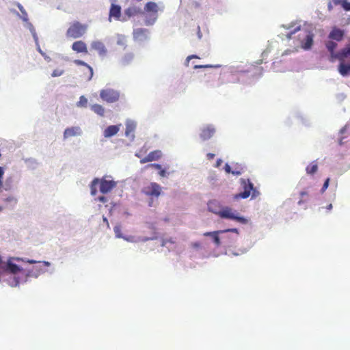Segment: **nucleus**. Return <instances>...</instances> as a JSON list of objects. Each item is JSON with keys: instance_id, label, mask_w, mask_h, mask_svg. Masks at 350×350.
Here are the masks:
<instances>
[{"instance_id": "f257e3e1", "label": "nucleus", "mask_w": 350, "mask_h": 350, "mask_svg": "<svg viewBox=\"0 0 350 350\" xmlns=\"http://www.w3.org/2000/svg\"><path fill=\"white\" fill-rule=\"evenodd\" d=\"M29 264H40V261L20 257H9L5 261L4 272L10 276L7 278L8 284L11 287H17L21 283H26L29 278H37L43 272L40 265L33 267L32 269L23 268L17 262Z\"/></svg>"}, {"instance_id": "f03ea898", "label": "nucleus", "mask_w": 350, "mask_h": 350, "mask_svg": "<svg viewBox=\"0 0 350 350\" xmlns=\"http://www.w3.org/2000/svg\"><path fill=\"white\" fill-rule=\"evenodd\" d=\"M338 42L334 40H329L325 42V46L329 52V60L334 62L338 59V71L342 77L350 75V42L347 44L345 47L336 51L338 47Z\"/></svg>"}, {"instance_id": "7ed1b4c3", "label": "nucleus", "mask_w": 350, "mask_h": 350, "mask_svg": "<svg viewBox=\"0 0 350 350\" xmlns=\"http://www.w3.org/2000/svg\"><path fill=\"white\" fill-rule=\"evenodd\" d=\"M207 207L208 211L219 215L221 219L235 221L241 224H246L248 222V219L237 211H233L228 206H222L216 200L208 202Z\"/></svg>"}, {"instance_id": "20e7f679", "label": "nucleus", "mask_w": 350, "mask_h": 350, "mask_svg": "<svg viewBox=\"0 0 350 350\" xmlns=\"http://www.w3.org/2000/svg\"><path fill=\"white\" fill-rule=\"evenodd\" d=\"M159 8L157 3L154 1L147 2L142 10L140 18L142 19V22L138 21L135 25H145L147 27L154 25L157 21L159 15L158 12Z\"/></svg>"}, {"instance_id": "39448f33", "label": "nucleus", "mask_w": 350, "mask_h": 350, "mask_svg": "<svg viewBox=\"0 0 350 350\" xmlns=\"http://www.w3.org/2000/svg\"><path fill=\"white\" fill-rule=\"evenodd\" d=\"M241 186L243 187V191L240 192L239 194L235 196V198H242L246 199L251 194L252 198H254L256 197V193H257L256 189L254 187V184L251 182L250 179H241Z\"/></svg>"}, {"instance_id": "423d86ee", "label": "nucleus", "mask_w": 350, "mask_h": 350, "mask_svg": "<svg viewBox=\"0 0 350 350\" xmlns=\"http://www.w3.org/2000/svg\"><path fill=\"white\" fill-rule=\"evenodd\" d=\"M86 26L79 22H75L67 30L66 36L74 39L79 38L85 33Z\"/></svg>"}, {"instance_id": "0eeeda50", "label": "nucleus", "mask_w": 350, "mask_h": 350, "mask_svg": "<svg viewBox=\"0 0 350 350\" xmlns=\"http://www.w3.org/2000/svg\"><path fill=\"white\" fill-rule=\"evenodd\" d=\"M100 97L103 100L109 103H112L118 100L120 98V93L118 91L113 89H103L100 92Z\"/></svg>"}, {"instance_id": "6e6552de", "label": "nucleus", "mask_w": 350, "mask_h": 350, "mask_svg": "<svg viewBox=\"0 0 350 350\" xmlns=\"http://www.w3.org/2000/svg\"><path fill=\"white\" fill-rule=\"evenodd\" d=\"M142 10L141 7L133 5H130L127 8L124 10V14L122 16L121 21L126 22L129 21L131 17H134L135 16H139L141 17V14L142 13Z\"/></svg>"}, {"instance_id": "1a4fd4ad", "label": "nucleus", "mask_w": 350, "mask_h": 350, "mask_svg": "<svg viewBox=\"0 0 350 350\" xmlns=\"http://www.w3.org/2000/svg\"><path fill=\"white\" fill-rule=\"evenodd\" d=\"M107 176H103L100 178V182L99 183V191L103 194H107L116 187L117 183L113 180L106 179Z\"/></svg>"}, {"instance_id": "9d476101", "label": "nucleus", "mask_w": 350, "mask_h": 350, "mask_svg": "<svg viewBox=\"0 0 350 350\" xmlns=\"http://www.w3.org/2000/svg\"><path fill=\"white\" fill-rule=\"evenodd\" d=\"M133 34L135 40L144 42L149 40L150 31L146 28H136L133 29Z\"/></svg>"}, {"instance_id": "9b49d317", "label": "nucleus", "mask_w": 350, "mask_h": 350, "mask_svg": "<svg viewBox=\"0 0 350 350\" xmlns=\"http://www.w3.org/2000/svg\"><path fill=\"white\" fill-rule=\"evenodd\" d=\"M161 187L157 183L152 182L146 188L144 193L148 196L158 198L161 195Z\"/></svg>"}, {"instance_id": "f8f14e48", "label": "nucleus", "mask_w": 350, "mask_h": 350, "mask_svg": "<svg viewBox=\"0 0 350 350\" xmlns=\"http://www.w3.org/2000/svg\"><path fill=\"white\" fill-rule=\"evenodd\" d=\"M345 36V31L336 26L332 27L329 33L328 34V38L329 40H334L336 42H341L343 40Z\"/></svg>"}, {"instance_id": "ddd939ff", "label": "nucleus", "mask_w": 350, "mask_h": 350, "mask_svg": "<svg viewBox=\"0 0 350 350\" xmlns=\"http://www.w3.org/2000/svg\"><path fill=\"white\" fill-rule=\"evenodd\" d=\"M215 133V128L212 124H208L202 128L200 138L204 141L208 140L213 137Z\"/></svg>"}, {"instance_id": "4468645a", "label": "nucleus", "mask_w": 350, "mask_h": 350, "mask_svg": "<svg viewBox=\"0 0 350 350\" xmlns=\"http://www.w3.org/2000/svg\"><path fill=\"white\" fill-rule=\"evenodd\" d=\"M221 234H224L222 230L206 232L204 233V236L211 237L214 244L218 247L221 244V238L219 237Z\"/></svg>"}, {"instance_id": "2eb2a0df", "label": "nucleus", "mask_w": 350, "mask_h": 350, "mask_svg": "<svg viewBox=\"0 0 350 350\" xmlns=\"http://www.w3.org/2000/svg\"><path fill=\"white\" fill-rule=\"evenodd\" d=\"M122 8L120 5L111 3L109 9V18L113 17L115 19L121 21Z\"/></svg>"}, {"instance_id": "dca6fc26", "label": "nucleus", "mask_w": 350, "mask_h": 350, "mask_svg": "<svg viewBox=\"0 0 350 350\" xmlns=\"http://www.w3.org/2000/svg\"><path fill=\"white\" fill-rule=\"evenodd\" d=\"M91 48L96 51H98V55L100 56H105L107 53V50L105 46V44L99 40L93 41L91 43Z\"/></svg>"}, {"instance_id": "f3484780", "label": "nucleus", "mask_w": 350, "mask_h": 350, "mask_svg": "<svg viewBox=\"0 0 350 350\" xmlns=\"http://www.w3.org/2000/svg\"><path fill=\"white\" fill-rule=\"evenodd\" d=\"M135 58V54L132 52L124 54L119 59V64L122 67H126L130 65Z\"/></svg>"}, {"instance_id": "a211bd4d", "label": "nucleus", "mask_w": 350, "mask_h": 350, "mask_svg": "<svg viewBox=\"0 0 350 350\" xmlns=\"http://www.w3.org/2000/svg\"><path fill=\"white\" fill-rule=\"evenodd\" d=\"M314 35L311 33H308L301 42V47L306 51L310 50L314 43Z\"/></svg>"}, {"instance_id": "6ab92c4d", "label": "nucleus", "mask_w": 350, "mask_h": 350, "mask_svg": "<svg viewBox=\"0 0 350 350\" xmlns=\"http://www.w3.org/2000/svg\"><path fill=\"white\" fill-rule=\"evenodd\" d=\"M81 130L78 126L66 128L64 131V138L66 139L70 137L80 135Z\"/></svg>"}, {"instance_id": "aec40b11", "label": "nucleus", "mask_w": 350, "mask_h": 350, "mask_svg": "<svg viewBox=\"0 0 350 350\" xmlns=\"http://www.w3.org/2000/svg\"><path fill=\"white\" fill-rule=\"evenodd\" d=\"M120 130L119 125L108 126L104 131L103 135L106 138H110L118 133Z\"/></svg>"}, {"instance_id": "412c9836", "label": "nucleus", "mask_w": 350, "mask_h": 350, "mask_svg": "<svg viewBox=\"0 0 350 350\" xmlns=\"http://www.w3.org/2000/svg\"><path fill=\"white\" fill-rule=\"evenodd\" d=\"M72 49L77 53L88 52L86 44L81 40L73 42L72 45Z\"/></svg>"}, {"instance_id": "4be33fe9", "label": "nucleus", "mask_w": 350, "mask_h": 350, "mask_svg": "<svg viewBox=\"0 0 350 350\" xmlns=\"http://www.w3.org/2000/svg\"><path fill=\"white\" fill-rule=\"evenodd\" d=\"M100 182V180L99 178H94L90 184V194L92 196H95L97 193V186H99V183Z\"/></svg>"}, {"instance_id": "5701e85b", "label": "nucleus", "mask_w": 350, "mask_h": 350, "mask_svg": "<svg viewBox=\"0 0 350 350\" xmlns=\"http://www.w3.org/2000/svg\"><path fill=\"white\" fill-rule=\"evenodd\" d=\"M91 109L97 115L103 117L105 116V108L98 104H94L91 106Z\"/></svg>"}, {"instance_id": "b1692460", "label": "nucleus", "mask_w": 350, "mask_h": 350, "mask_svg": "<svg viewBox=\"0 0 350 350\" xmlns=\"http://www.w3.org/2000/svg\"><path fill=\"white\" fill-rule=\"evenodd\" d=\"M74 63L77 65H79V66H86L88 70H89V72H90V76L88 77V81H90L93 77V75H94V71H93V68L90 66L88 65L87 63H85V62H83V60H80V59H75L74 61Z\"/></svg>"}, {"instance_id": "393cba45", "label": "nucleus", "mask_w": 350, "mask_h": 350, "mask_svg": "<svg viewBox=\"0 0 350 350\" xmlns=\"http://www.w3.org/2000/svg\"><path fill=\"white\" fill-rule=\"evenodd\" d=\"M296 118L305 126H310L311 122L310 119L301 112H297Z\"/></svg>"}, {"instance_id": "a878e982", "label": "nucleus", "mask_w": 350, "mask_h": 350, "mask_svg": "<svg viewBox=\"0 0 350 350\" xmlns=\"http://www.w3.org/2000/svg\"><path fill=\"white\" fill-rule=\"evenodd\" d=\"M25 163H26L27 167L31 170H35L38 165L36 159L33 158H28L25 159Z\"/></svg>"}, {"instance_id": "bb28decb", "label": "nucleus", "mask_w": 350, "mask_h": 350, "mask_svg": "<svg viewBox=\"0 0 350 350\" xmlns=\"http://www.w3.org/2000/svg\"><path fill=\"white\" fill-rule=\"evenodd\" d=\"M88 100L85 96H81L79 100L77 102L76 106L80 108H86L88 107Z\"/></svg>"}, {"instance_id": "cd10ccee", "label": "nucleus", "mask_w": 350, "mask_h": 350, "mask_svg": "<svg viewBox=\"0 0 350 350\" xmlns=\"http://www.w3.org/2000/svg\"><path fill=\"white\" fill-rule=\"evenodd\" d=\"M148 157L151 161H157L161 157V152L160 150H154L148 154Z\"/></svg>"}, {"instance_id": "c85d7f7f", "label": "nucleus", "mask_w": 350, "mask_h": 350, "mask_svg": "<svg viewBox=\"0 0 350 350\" xmlns=\"http://www.w3.org/2000/svg\"><path fill=\"white\" fill-rule=\"evenodd\" d=\"M16 5H17L18 8L19 9V10L21 11V12L22 14V16H21V18L23 21L27 22L28 20H29L28 15H27V13L26 10L24 8V7L20 3H18V2L16 3Z\"/></svg>"}, {"instance_id": "c756f323", "label": "nucleus", "mask_w": 350, "mask_h": 350, "mask_svg": "<svg viewBox=\"0 0 350 350\" xmlns=\"http://www.w3.org/2000/svg\"><path fill=\"white\" fill-rule=\"evenodd\" d=\"M306 170L308 174H314L318 170V165L313 162L311 165L306 167Z\"/></svg>"}, {"instance_id": "7c9ffc66", "label": "nucleus", "mask_w": 350, "mask_h": 350, "mask_svg": "<svg viewBox=\"0 0 350 350\" xmlns=\"http://www.w3.org/2000/svg\"><path fill=\"white\" fill-rule=\"evenodd\" d=\"M221 238V240H223V243L226 246H230V245L233 244L236 241V239L232 237L223 236Z\"/></svg>"}, {"instance_id": "2f4dec72", "label": "nucleus", "mask_w": 350, "mask_h": 350, "mask_svg": "<svg viewBox=\"0 0 350 350\" xmlns=\"http://www.w3.org/2000/svg\"><path fill=\"white\" fill-rule=\"evenodd\" d=\"M125 124L126 129L131 132H134L137 126L136 122L132 120H127Z\"/></svg>"}, {"instance_id": "473e14b6", "label": "nucleus", "mask_w": 350, "mask_h": 350, "mask_svg": "<svg viewBox=\"0 0 350 350\" xmlns=\"http://www.w3.org/2000/svg\"><path fill=\"white\" fill-rule=\"evenodd\" d=\"M122 226L120 224H116L113 228V232L115 233V236L118 239H122L123 237V234L121 232Z\"/></svg>"}, {"instance_id": "72a5a7b5", "label": "nucleus", "mask_w": 350, "mask_h": 350, "mask_svg": "<svg viewBox=\"0 0 350 350\" xmlns=\"http://www.w3.org/2000/svg\"><path fill=\"white\" fill-rule=\"evenodd\" d=\"M221 67V65L219 64H206V65H195L193 68L194 69H198V68H219Z\"/></svg>"}, {"instance_id": "f704fd0d", "label": "nucleus", "mask_w": 350, "mask_h": 350, "mask_svg": "<svg viewBox=\"0 0 350 350\" xmlns=\"http://www.w3.org/2000/svg\"><path fill=\"white\" fill-rule=\"evenodd\" d=\"M37 51L42 55V56L44 57V59L48 62H50L51 61V58L48 56L40 48V45L36 46Z\"/></svg>"}, {"instance_id": "c9c22d12", "label": "nucleus", "mask_w": 350, "mask_h": 350, "mask_svg": "<svg viewBox=\"0 0 350 350\" xmlns=\"http://www.w3.org/2000/svg\"><path fill=\"white\" fill-rule=\"evenodd\" d=\"M4 201L9 204H16L17 202V199L12 196H9L4 198Z\"/></svg>"}, {"instance_id": "e433bc0d", "label": "nucleus", "mask_w": 350, "mask_h": 350, "mask_svg": "<svg viewBox=\"0 0 350 350\" xmlns=\"http://www.w3.org/2000/svg\"><path fill=\"white\" fill-rule=\"evenodd\" d=\"M341 6L344 10L347 12L350 11V2L347 0H342Z\"/></svg>"}, {"instance_id": "4c0bfd02", "label": "nucleus", "mask_w": 350, "mask_h": 350, "mask_svg": "<svg viewBox=\"0 0 350 350\" xmlns=\"http://www.w3.org/2000/svg\"><path fill=\"white\" fill-rule=\"evenodd\" d=\"M64 70L55 69L51 73V77H60V76H62L64 74Z\"/></svg>"}, {"instance_id": "58836bf2", "label": "nucleus", "mask_w": 350, "mask_h": 350, "mask_svg": "<svg viewBox=\"0 0 350 350\" xmlns=\"http://www.w3.org/2000/svg\"><path fill=\"white\" fill-rule=\"evenodd\" d=\"M329 182H330V178H327L324 183H323V187L321 189V192L323 193L325 191V190L328 188L329 185Z\"/></svg>"}, {"instance_id": "ea45409f", "label": "nucleus", "mask_w": 350, "mask_h": 350, "mask_svg": "<svg viewBox=\"0 0 350 350\" xmlns=\"http://www.w3.org/2000/svg\"><path fill=\"white\" fill-rule=\"evenodd\" d=\"M299 30H300V26H297L295 27L293 29L291 30L289 32H288L286 34L288 39H290L291 38V36Z\"/></svg>"}, {"instance_id": "a19ab883", "label": "nucleus", "mask_w": 350, "mask_h": 350, "mask_svg": "<svg viewBox=\"0 0 350 350\" xmlns=\"http://www.w3.org/2000/svg\"><path fill=\"white\" fill-rule=\"evenodd\" d=\"M117 44L120 46H124V48L126 47V40L124 37L122 36H118V40H117Z\"/></svg>"}, {"instance_id": "79ce46f5", "label": "nucleus", "mask_w": 350, "mask_h": 350, "mask_svg": "<svg viewBox=\"0 0 350 350\" xmlns=\"http://www.w3.org/2000/svg\"><path fill=\"white\" fill-rule=\"evenodd\" d=\"M222 230L224 231V234L226 232H234L236 234H239V230L237 228H228V229Z\"/></svg>"}, {"instance_id": "37998d69", "label": "nucleus", "mask_w": 350, "mask_h": 350, "mask_svg": "<svg viewBox=\"0 0 350 350\" xmlns=\"http://www.w3.org/2000/svg\"><path fill=\"white\" fill-rule=\"evenodd\" d=\"M159 174L161 177H167L169 173L167 172L165 169L161 168V170H159Z\"/></svg>"}, {"instance_id": "c03bdc74", "label": "nucleus", "mask_w": 350, "mask_h": 350, "mask_svg": "<svg viewBox=\"0 0 350 350\" xmlns=\"http://www.w3.org/2000/svg\"><path fill=\"white\" fill-rule=\"evenodd\" d=\"M5 261H3L2 257L0 255V273H5L4 272Z\"/></svg>"}, {"instance_id": "a18cd8bd", "label": "nucleus", "mask_w": 350, "mask_h": 350, "mask_svg": "<svg viewBox=\"0 0 350 350\" xmlns=\"http://www.w3.org/2000/svg\"><path fill=\"white\" fill-rule=\"evenodd\" d=\"M95 200L98 201V202H103V203H105V202H107L108 201L107 198L104 196H98Z\"/></svg>"}, {"instance_id": "49530a36", "label": "nucleus", "mask_w": 350, "mask_h": 350, "mask_svg": "<svg viewBox=\"0 0 350 350\" xmlns=\"http://www.w3.org/2000/svg\"><path fill=\"white\" fill-rule=\"evenodd\" d=\"M148 167H151L158 170H160L162 168L161 165L159 163H151L148 165Z\"/></svg>"}, {"instance_id": "de8ad7c7", "label": "nucleus", "mask_w": 350, "mask_h": 350, "mask_svg": "<svg viewBox=\"0 0 350 350\" xmlns=\"http://www.w3.org/2000/svg\"><path fill=\"white\" fill-rule=\"evenodd\" d=\"M4 174V168L0 166V187L3 185V178Z\"/></svg>"}, {"instance_id": "09e8293b", "label": "nucleus", "mask_w": 350, "mask_h": 350, "mask_svg": "<svg viewBox=\"0 0 350 350\" xmlns=\"http://www.w3.org/2000/svg\"><path fill=\"white\" fill-rule=\"evenodd\" d=\"M32 37L35 41L36 46H39L38 37L36 31L31 33Z\"/></svg>"}, {"instance_id": "8fccbe9b", "label": "nucleus", "mask_w": 350, "mask_h": 350, "mask_svg": "<svg viewBox=\"0 0 350 350\" xmlns=\"http://www.w3.org/2000/svg\"><path fill=\"white\" fill-rule=\"evenodd\" d=\"M224 170L227 174H231L232 172V168L228 163H226L224 165Z\"/></svg>"}, {"instance_id": "3c124183", "label": "nucleus", "mask_w": 350, "mask_h": 350, "mask_svg": "<svg viewBox=\"0 0 350 350\" xmlns=\"http://www.w3.org/2000/svg\"><path fill=\"white\" fill-rule=\"evenodd\" d=\"M131 133L132 132H131V131H129L126 129V131H125V135L126 137H130L131 136V141L133 142L134 140V139H135V135L133 133L131 135Z\"/></svg>"}, {"instance_id": "603ef678", "label": "nucleus", "mask_w": 350, "mask_h": 350, "mask_svg": "<svg viewBox=\"0 0 350 350\" xmlns=\"http://www.w3.org/2000/svg\"><path fill=\"white\" fill-rule=\"evenodd\" d=\"M122 239L128 242H134V237L133 236H123Z\"/></svg>"}, {"instance_id": "864d4df0", "label": "nucleus", "mask_w": 350, "mask_h": 350, "mask_svg": "<svg viewBox=\"0 0 350 350\" xmlns=\"http://www.w3.org/2000/svg\"><path fill=\"white\" fill-rule=\"evenodd\" d=\"M193 58H198V57L196 55H191L188 56V57H187V59H186L185 64H186L187 66H188L189 61H190L191 59H193Z\"/></svg>"}, {"instance_id": "5fc2aeb1", "label": "nucleus", "mask_w": 350, "mask_h": 350, "mask_svg": "<svg viewBox=\"0 0 350 350\" xmlns=\"http://www.w3.org/2000/svg\"><path fill=\"white\" fill-rule=\"evenodd\" d=\"M27 27L29 30L30 31L31 33L33 31H36V29L33 25L31 23H27Z\"/></svg>"}, {"instance_id": "6e6d98bb", "label": "nucleus", "mask_w": 350, "mask_h": 350, "mask_svg": "<svg viewBox=\"0 0 350 350\" xmlns=\"http://www.w3.org/2000/svg\"><path fill=\"white\" fill-rule=\"evenodd\" d=\"M150 159L148 157V154H147V156H146L144 159H142L141 160V163H147V162H150Z\"/></svg>"}, {"instance_id": "4d7b16f0", "label": "nucleus", "mask_w": 350, "mask_h": 350, "mask_svg": "<svg viewBox=\"0 0 350 350\" xmlns=\"http://www.w3.org/2000/svg\"><path fill=\"white\" fill-rule=\"evenodd\" d=\"M156 238L155 237H144L142 239V241L143 242H146L148 241H150V240H154Z\"/></svg>"}, {"instance_id": "13d9d810", "label": "nucleus", "mask_w": 350, "mask_h": 350, "mask_svg": "<svg viewBox=\"0 0 350 350\" xmlns=\"http://www.w3.org/2000/svg\"><path fill=\"white\" fill-rule=\"evenodd\" d=\"M223 163V161L221 159H217L215 163V167H219L221 163Z\"/></svg>"}, {"instance_id": "bf43d9fd", "label": "nucleus", "mask_w": 350, "mask_h": 350, "mask_svg": "<svg viewBox=\"0 0 350 350\" xmlns=\"http://www.w3.org/2000/svg\"><path fill=\"white\" fill-rule=\"evenodd\" d=\"M269 52V51L265 50V51H264L262 53L261 56H262V59H265V58H266V57L268 56Z\"/></svg>"}, {"instance_id": "052dcab7", "label": "nucleus", "mask_w": 350, "mask_h": 350, "mask_svg": "<svg viewBox=\"0 0 350 350\" xmlns=\"http://www.w3.org/2000/svg\"><path fill=\"white\" fill-rule=\"evenodd\" d=\"M215 154H213V153H208V154H206V157H207V159H208V160H211V159H213L215 157Z\"/></svg>"}, {"instance_id": "680f3d73", "label": "nucleus", "mask_w": 350, "mask_h": 350, "mask_svg": "<svg viewBox=\"0 0 350 350\" xmlns=\"http://www.w3.org/2000/svg\"><path fill=\"white\" fill-rule=\"evenodd\" d=\"M231 174L235 176H239L241 174V172L237 170H232V172H231Z\"/></svg>"}, {"instance_id": "e2e57ef3", "label": "nucleus", "mask_w": 350, "mask_h": 350, "mask_svg": "<svg viewBox=\"0 0 350 350\" xmlns=\"http://www.w3.org/2000/svg\"><path fill=\"white\" fill-rule=\"evenodd\" d=\"M239 250L241 252V254H245L248 252L247 248H240Z\"/></svg>"}, {"instance_id": "0e129e2a", "label": "nucleus", "mask_w": 350, "mask_h": 350, "mask_svg": "<svg viewBox=\"0 0 350 350\" xmlns=\"http://www.w3.org/2000/svg\"><path fill=\"white\" fill-rule=\"evenodd\" d=\"M202 34L200 31V28L199 26H198V37L199 39H200L202 38Z\"/></svg>"}, {"instance_id": "69168bd1", "label": "nucleus", "mask_w": 350, "mask_h": 350, "mask_svg": "<svg viewBox=\"0 0 350 350\" xmlns=\"http://www.w3.org/2000/svg\"><path fill=\"white\" fill-rule=\"evenodd\" d=\"M335 5H341L342 0H332Z\"/></svg>"}, {"instance_id": "338daca9", "label": "nucleus", "mask_w": 350, "mask_h": 350, "mask_svg": "<svg viewBox=\"0 0 350 350\" xmlns=\"http://www.w3.org/2000/svg\"><path fill=\"white\" fill-rule=\"evenodd\" d=\"M103 220L107 224V227H109V224L107 218L105 216H103Z\"/></svg>"}, {"instance_id": "774afa93", "label": "nucleus", "mask_w": 350, "mask_h": 350, "mask_svg": "<svg viewBox=\"0 0 350 350\" xmlns=\"http://www.w3.org/2000/svg\"><path fill=\"white\" fill-rule=\"evenodd\" d=\"M192 246H193L194 248H198V247H200V243H198V242H195V243H192Z\"/></svg>"}]
</instances>
